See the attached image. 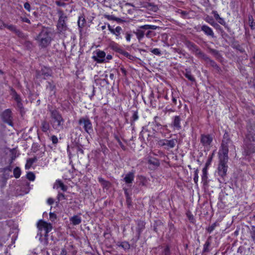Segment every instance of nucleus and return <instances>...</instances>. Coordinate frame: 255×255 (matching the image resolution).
Instances as JSON below:
<instances>
[{
	"mask_svg": "<svg viewBox=\"0 0 255 255\" xmlns=\"http://www.w3.org/2000/svg\"><path fill=\"white\" fill-rule=\"evenodd\" d=\"M244 139L245 155H250L255 152V125H248Z\"/></svg>",
	"mask_w": 255,
	"mask_h": 255,
	"instance_id": "f257e3e1",
	"label": "nucleus"
},
{
	"mask_svg": "<svg viewBox=\"0 0 255 255\" xmlns=\"http://www.w3.org/2000/svg\"><path fill=\"white\" fill-rule=\"evenodd\" d=\"M50 116L51 118V125L52 128L59 131L62 130L64 120L61 114L57 110H51Z\"/></svg>",
	"mask_w": 255,
	"mask_h": 255,
	"instance_id": "f03ea898",
	"label": "nucleus"
},
{
	"mask_svg": "<svg viewBox=\"0 0 255 255\" xmlns=\"http://www.w3.org/2000/svg\"><path fill=\"white\" fill-rule=\"evenodd\" d=\"M226 151L224 150V153L219 152V163L218 167V174L224 180L227 175L228 166L227 164L228 161V156L226 154Z\"/></svg>",
	"mask_w": 255,
	"mask_h": 255,
	"instance_id": "7ed1b4c3",
	"label": "nucleus"
},
{
	"mask_svg": "<svg viewBox=\"0 0 255 255\" xmlns=\"http://www.w3.org/2000/svg\"><path fill=\"white\" fill-rule=\"evenodd\" d=\"M37 39L41 47H46L51 41L50 31L47 28H43L37 36Z\"/></svg>",
	"mask_w": 255,
	"mask_h": 255,
	"instance_id": "20e7f679",
	"label": "nucleus"
},
{
	"mask_svg": "<svg viewBox=\"0 0 255 255\" xmlns=\"http://www.w3.org/2000/svg\"><path fill=\"white\" fill-rule=\"evenodd\" d=\"M58 13L59 14V19L57 25V30L58 32L63 33L67 30L68 28L66 23L67 20V17L62 10H58Z\"/></svg>",
	"mask_w": 255,
	"mask_h": 255,
	"instance_id": "39448f33",
	"label": "nucleus"
},
{
	"mask_svg": "<svg viewBox=\"0 0 255 255\" xmlns=\"http://www.w3.org/2000/svg\"><path fill=\"white\" fill-rule=\"evenodd\" d=\"M78 124L82 126L84 130L88 134H90L93 132L92 122L88 117L81 118L78 121Z\"/></svg>",
	"mask_w": 255,
	"mask_h": 255,
	"instance_id": "423d86ee",
	"label": "nucleus"
},
{
	"mask_svg": "<svg viewBox=\"0 0 255 255\" xmlns=\"http://www.w3.org/2000/svg\"><path fill=\"white\" fill-rule=\"evenodd\" d=\"M157 26L153 25H144L140 26L138 29L136 30L134 33L139 41L142 39L145 35V31L149 29L155 30L157 28Z\"/></svg>",
	"mask_w": 255,
	"mask_h": 255,
	"instance_id": "0eeeda50",
	"label": "nucleus"
},
{
	"mask_svg": "<svg viewBox=\"0 0 255 255\" xmlns=\"http://www.w3.org/2000/svg\"><path fill=\"white\" fill-rule=\"evenodd\" d=\"M177 142V139H171L170 140L166 139H160L158 141V144L161 147H164L165 149L174 148Z\"/></svg>",
	"mask_w": 255,
	"mask_h": 255,
	"instance_id": "6e6552de",
	"label": "nucleus"
},
{
	"mask_svg": "<svg viewBox=\"0 0 255 255\" xmlns=\"http://www.w3.org/2000/svg\"><path fill=\"white\" fill-rule=\"evenodd\" d=\"M37 228L40 233L43 231V235H46L50 232L52 229V226L50 223H48L45 221L40 220L37 223Z\"/></svg>",
	"mask_w": 255,
	"mask_h": 255,
	"instance_id": "1a4fd4ad",
	"label": "nucleus"
},
{
	"mask_svg": "<svg viewBox=\"0 0 255 255\" xmlns=\"http://www.w3.org/2000/svg\"><path fill=\"white\" fill-rule=\"evenodd\" d=\"M231 142V139L229 137V135L227 132H225L224 136L222 143V149L220 150L219 152L222 154L224 153V150L226 151V154H228V144Z\"/></svg>",
	"mask_w": 255,
	"mask_h": 255,
	"instance_id": "9d476101",
	"label": "nucleus"
},
{
	"mask_svg": "<svg viewBox=\"0 0 255 255\" xmlns=\"http://www.w3.org/2000/svg\"><path fill=\"white\" fill-rule=\"evenodd\" d=\"M108 28L109 31L116 36V39H122L121 33L123 29L121 26H117L115 28H113L109 24H108Z\"/></svg>",
	"mask_w": 255,
	"mask_h": 255,
	"instance_id": "9b49d317",
	"label": "nucleus"
},
{
	"mask_svg": "<svg viewBox=\"0 0 255 255\" xmlns=\"http://www.w3.org/2000/svg\"><path fill=\"white\" fill-rule=\"evenodd\" d=\"M213 140V136L210 134H201L200 142L204 146H209Z\"/></svg>",
	"mask_w": 255,
	"mask_h": 255,
	"instance_id": "f8f14e48",
	"label": "nucleus"
},
{
	"mask_svg": "<svg viewBox=\"0 0 255 255\" xmlns=\"http://www.w3.org/2000/svg\"><path fill=\"white\" fill-rule=\"evenodd\" d=\"M191 51L197 57L203 59H208V56L203 52L196 45L194 46Z\"/></svg>",
	"mask_w": 255,
	"mask_h": 255,
	"instance_id": "ddd939ff",
	"label": "nucleus"
},
{
	"mask_svg": "<svg viewBox=\"0 0 255 255\" xmlns=\"http://www.w3.org/2000/svg\"><path fill=\"white\" fill-rule=\"evenodd\" d=\"M137 227L136 229L137 234V239H139L140 235L143 231L144 230L145 227V223L142 220L137 221Z\"/></svg>",
	"mask_w": 255,
	"mask_h": 255,
	"instance_id": "4468645a",
	"label": "nucleus"
},
{
	"mask_svg": "<svg viewBox=\"0 0 255 255\" xmlns=\"http://www.w3.org/2000/svg\"><path fill=\"white\" fill-rule=\"evenodd\" d=\"M97 55L93 57L95 61L98 63H102L105 61L106 53L103 51L98 50L96 53Z\"/></svg>",
	"mask_w": 255,
	"mask_h": 255,
	"instance_id": "2eb2a0df",
	"label": "nucleus"
},
{
	"mask_svg": "<svg viewBox=\"0 0 255 255\" xmlns=\"http://www.w3.org/2000/svg\"><path fill=\"white\" fill-rule=\"evenodd\" d=\"M11 112L9 109H6L3 112L2 118L4 122L10 124L11 123Z\"/></svg>",
	"mask_w": 255,
	"mask_h": 255,
	"instance_id": "dca6fc26",
	"label": "nucleus"
},
{
	"mask_svg": "<svg viewBox=\"0 0 255 255\" xmlns=\"http://www.w3.org/2000/svg\"><path fill=\"white\" fill-rule=\"evenodd\" d=\"M181 121V118L179 116H176L174 117L171 126L174 128V129L177 130L180 129L181 128V126L180 125Z\"/></svg>",
	"mask_w": 255,
	"mask_h": 255,
	"instance_id": "f3484780",
	"label": "nucleus"
},
{
	"mask_svg": "<svg viewBox=\"0 0 255 255\" xmlns=\"http://www.w3.org/2000/svg\"><path fill=\"white\" fill-rule=\"evenodd\" d=\"M201 30L203 31L206 35L212 38L215 37L213 30L208 26L203 25L201 27Z\"/></svg>",
	"mask_w": 255,
	"mask_h": 255,
	"instance_id": "a211bd4d",
	"label": "nucleus"
},
{
	"mask_svg": "<svg viewBox=\"0 0 255 255\" xmlns=\"http://www.w3.org/2000/svg\"><path fill=\"white\" fill-rule=\"evenodd\" d=\"M46 90H47L49 94L54 95L56 93V86L53 81L47 82V84L46 86Z\"/></svg>",
	"mask_w": 255,
	"mask_h": 255,
	"instance_id": "6ab92c4d",
	"label": "nucleus"
},
{
	"mask_svg": "<svg viewBox=\"0 0 255 255\" xmlns=\"http://www.w3.org/2000/svg\"><path fill=\"white\" fill-rule=\"evenodd\" d=\"M40 73L41 75L43 76L44 79H46L47 77L51 75L52 71L49 68L44 67L41 68Z\"/></svg>",
	"mask_w": 255,
	"mask_h": 255,
	"instance_id": "aec40b11",
	"label": "nucleus"
},
{
	"mask_svg": "<svg viewBox=\"0 0 255 255\" xmlns=\"http://www.w3.org/2000/svg\"><path fill=\"white\" fill-rule=\"evenodd\" d=\"M202 182L204 186H206L208 184L207 169L206 167H204L202 169Z\"/></svg>",
	"mask_w": 255,
	"mask_h": 255,
	"instance_id": "412c9836",
	"label": "nucleus"
},
{
	"mask_svg": "<svg viewBox=\"0 0 255 255\" xmlns=\"http://www.w3.org/2000/svg\"><path fill=\"white\" fill-rule=\"evenodd\" d=\"M134 177V173L132 172H129L126 175L124 181L127 184L131 183L133 181Z\"/></svg>",
	"mask_w": 255,
	"mask_h": 255,
	"instance_id": "4be33fe9",
	"label": "nucleus"
},
{
	"mask_svg": "<svg viewBox=\"0 0 255 255\" xmlns=\"http://www.w3.org/2000/svg\"><path fill=\"white\" fill-rule=\"evenodd\" d=\"M140 136L144 140L145 139V138H146L147 140H150V139L149 138L150 137L149 131L145 128H143L142 130L140 132Z\"/></svg>",
	"mask_w": 255,
	"mask_h": 255,
	"instance_id": "5701e85b",
	"label": "nucleus"
},
{
	"mask_svg": "<svg viewBox=\"0 0 255 255\" xmlns=\"http://www.w3.org/2000/svg\"><path fill=\"white\" fill-rule=\"evenodd\" d=\"M86 23V19L83 15L80 16L78 18V25L80 31H81L83 27L85 26Z\"/></svg>",
	"mask_w": 255,
	"mask_h": 255,
	"instance_id": "b1692460",
	"label": "nucleus"
},
{
	"mask_svg": "<svg viewBox=\"0 0 255 255\" xmlns=\"http://www.w3.org/2000/svg\"><path fill=\"white\" fill-rule=\"evenodd\" d=\"M41 128L43 132H46L50 129V125L49 123L46 120L41 121Z\"/></svg>",
	"mask_w": 255,
	"mask_h": 255,
	"instance_id": "393cba45",
	"label": "nucleus"
},
{
	"mask_svg": "<svg viewBox=\"0 0 255 255\" xmlns=\"http://www.w3.org/2000/svg\"><path fill=\"white\" fill-rule=\"evenodd\" d=\"M70 221L74 225H77L81 223V218L78 215H74L70 219Z\"/></svg>",
	"mask_w": 255,
	"mask_h": 255,
	"instance_id": "a878e982",
	"label": "nucleus"
},
{
	"mask_svg": "<svg viewBox=\"0 0 255 255\" xmlns=\"http://www.w3.org/2000/svg\"><path fill=\"white\" fill-rule=\"evenodd\" d=\"M38 235L40 236L39 240L41 242V243L43 244V245L47 246L48 244V234L44 235V237L43 238H42L43 235L42 233H38Z\"/></svg>",
	"mask_w": 255,
	"mask_h": 255,
	"instance_id": "bb28decb",
	"label": "nucleus"
},
{
	"mask_svg": "<svg viewBox=\"0 0 255 255\" xmlns=\"http://www.w3.org/2000/svg\"><path fill=\"white\" fill-rule=\"evenodd\" d=\"M205 61L208 62L209 63L210 65L213 67L214 69H215L218 71H219L220 70V67L218 66L217 64L213 60H211L209 58V57L208 56V59H204Z\"/></svg>",
	"mask_w": 255,
	"mask_h": 255,
	"instance_id": "cd10ccee",
	"label": "nucleus"
},
{
	"mask_svg": "<svg viewBox=\"0 0 255 255\" xmlns=\"http://www.w3.org/2000/svg\"><path fill=\"white\" fill-rule=\"evenodd\" d=\"M117 245L124 249V250H128L130 248V245L128 242H118Z\"/></svg>",
	"mask_w": 255,
	"mask_h": 255,
	"instance_id": "c85d7f7f",
	"label": "nucleus"
},
{
	"mask_svg": "<svg viewBox=\"0 0 255 255\" xmlns=\"http://www.w3.org/2000/svg\"><path fill=\"white\" fill-rule=\"evenodd\" d=\"M37 160L36 157L32 158H29L27 160L26 163L25 164V169H28L30 168L32 164Z\"/></svg>",
	"mask_w": 255,
	"mask_h": 255,
	"instance_id": "c756f323",
	"label": "nucleus"
},
{
	"mask_svg": "<svg viewBox=\"0 0 255 255\" xmlns=\"http://www.w3.org/2000/svg\"><path fill=\"white\" fill-rule=\"evenodd\" d=\"M56 185L57 186V188H60L63 191H66L67 189V187L61 181H57L56 182Z\"/></svg>",
	"mask_w": 255,
	"mask_h": 255,
	"instance_id": "7c9ffc66",
	"label": "nucleus"
},
{
	"mask_svg": "<svg viewBox=\"0 0 255 255\" xmlns=\"http://www.w3.org/2000/svg\"><path fill=\"white\" fill-rule=\"evenodd\" d=\"M184 44L190 50H191L196 45L193 42L187 40L184 41Z\"/></svg>",
	"mask_w": 255,
	"mask_h": 255,
	"instance_id": "2f4dec72",
	"label": "nucleus"
},
{
	"mask_svg": "<svg viewBox=\"0 0 255 255\" xmlns=\"http://www.w3.org/2000/svg\"><path fill=\"white\" fill-rule=\"evenodd\" d=\"M184 44L190 50H191L196 45L193 42L187 40L184 41Z\"/></svg>",
	"mask_w": 255,
	"mask_h": 255,
	"instance_id": "473e14b6",
	"label": "nucleus"
},
{
	"mask_svg": "<svg viewBox=\"0 0 255 255\" xmlns=\"http://www.w3.org/2000/svg\"><path fill=\"white\" fill-rule=\"evenodd\" d=\"M184 76L190 81H194L195 79L191 74V73L189 71L186 70V72L184 73Z\"/></svg>",
	"mask_w": 255,
	"mask_h": 255,
	"instance_id": "72a5a7b5",
	"label": "nucleus"
},
{
	"mask_svg": "<svg viewBox=\"0 0 255 255\" xmlns=\"http://www.w3.org/2000/svg\"><path fill=\"white\" fill-rule=\"evenodd\" d=\"M13 174H14V176L16 178H19L21 174L20 169L18 167H16V168H15L13 170Z\"/></svg>",
	"mask_w": 255,
	"mask_h": 255,
	"instance_id": "f704fd0d",
	"label": "nucleus"
},
{
	"mask_svg": "<svg viewBox=\"0 0 255 255\" xmlns=\"http://www.w3.org/2000/svg\"><path fill=\"white\" fill-rule=\"evenodd\" d=\"M3 27H6L8 30H9L10 31L13 32H15V31L17 28L16 26H15L14 25H12V24L8 25V24H4Z\"/></svg>",
	"mask_w": 255,
	"mask_h": 255,
	"instance_id": "c9c22d12",
	"label": "nucleus"
},
{
	"mask_svg": "<svg viewBox=\"0 0 255 255\" xmlns=\"http://www.w3.org/2000/svg\"><path fill=\"white\" fill-rule=\"evenodd\" d=\"M249 22L251 28L252 29H255V22L254 21L253 17L252 16H249Z\"/></svg>",
	"mask_w": 255,
	"mask_h": 255,
	"instance_id": "e433bc0d",
	"label": "nucleus"
},
{
	"mask_svg": "<svg viewBox=\"0 0 255 255\" xmlns=\"http://www.w3.org/2000/svg\"><path fill=\"white\" fill-rule=\"evenodd\" d=\"M211 245V243L209 242V241L208 240L206 241L205 244L204 245V248H203V252L204 253H208L209 252V247H210Z\"/></svg>",
	"mask_w": 255,
	"mask_h": 255,
	"instance_id": "4c0bfd02",
	"label": "nucleus"
},
{
	"mask_svg": "<svg viewBox=\"0 0 255 255\" xmlns=\"http://www.w3.org/2000/svg\"><path fill=\"white\" fill-rule=\"evenodd\" d=\"M98 181L104 187H107L109 184V183L108 181H106L102 177H99Z\"/></svg>",
	"mask_w": 255,
	"mask_h": 255,
	"instance_id": "58836bf2",
	"label": "nucleus"
},
{
	"mask_svg": "<svg viewBox=\"0 0 255 255\" xmlns=\"http://www.w3.org/2000/svg\"><path fill=\"white\" fill-rule=\"evenodd\" d=\"M218 226V224L217 222L214 223L212 225L210 226L207 229V231L209 233H211L215 228L216 227Z\"/></svg>",
	"mask_w": 255,
	"mask_h": 255,
	"instance_id": "ea45409f",
	"label": "nucleus"
},
{
	"mask_svg": "<svg viewBox=\"0 0 255 255\" xmlns=\"http://www.w3.org/2000/svg\"><path fill=\"white\" fill-rule=\"evenodd\" d=\"M199 170L196 169L194 171V181L196 185H198Z\"/></svg>",
	"mask_w": 255,
	"mask_h": 255,
	"instance_id": "a19ab883",
	"label": "nucleus"
},
{
	"mask_svg": "<svg viewBox=\"0 0 255 255\" xmlns=\"http://www.w3.org/2000/svg\"><path fill=\"white\" fill-rule=\"evenodd\" d=\"M19 37L25 38V34L19 29L16 28L15 32H14Z\"/></svg>",
	"mask_w": 255,
	"mask_h": 255,
	"instance_id": "79ce46f5",
	"label": "nucleus"
},
{
	"mask_svg": "<svg viewBox=\"0 0 255 255\" xmlns=\"http://www.w3.org/2000/svg\"><path fill=\"white\" fill-rule=\"evenodd\" d=\"M26 177L30 181H33L35 179V175L33 172H29L27 173Z\"/></svg>",
	"mask_w": 255,
	"mask_h": 255,
	"instance_id": "37998d69",
	"label": "nucleus"
},
{
	"mask_svg": "<svg viewBox=\"0 0 255 255\" xmlns=\"http://www.w3.org/2000/svg\"><path fill=\"white\" fill-rule=\"evenodd\" d=\"M115 139L117 140V141H118V142L119 143L120 146H121V147L124 150H125L126 149V146L123 144V143L122 142V141H121V140L120 139L119 137L115 135Z\"/></svg>",
	"mask_w": 255,
	"mask_h": 255,
	"instance_id": "c03bdc74",
	"label": "nucleus"
},
{
	"mask_svg": "<svg viewBox=\"0 0 255 255\" xmlns=\"http://www.w3.org/2000/svg\"><path fill=\"white\" fill-rule=\"evenodd\" d=\"M186 214L188 218V220L190 221V222L192 223H194L195 222V220L193 215H192L191 213L189 212H187Z\"/></svg>",
	"mask_w": 255,
	"mask_h": 255,
	"instance_id": "a18cd8bd",
	"label": "nucleus"
},
{
	"mask_svg": "<svg viewBox=\"0 0 255 255\" xmlns=\"http://www.w3.org/2000/svg\"><path fill=\"white\" fill-rule=\"evenodd\" d=\"M138 116L137 115V111L134 112L133 113V115L132 116V117H131V123H133L134 121H136L138 119Z\"/></svg>",
	"mask_w": 255,
	"mask_h": 255,
	"instance_id": "49530a36",
	"label": "nucleus"
},
{
	"mask_svg": "<svg viewBox=\"0 0 255 255\" xmlns=\"http://www.w3.org/2000/svg\"><path fill=\"white\" fill-rule=\"evenodd\" d=\"M163 254L164 255H171V252L170 251V248L168 246H166L163 250Z\"/></svg>",
	"mask_w": 255,
	"mask_h": 255,
	"instance_id": "de8ad7c7",
	"label": "nucleus"
},
{
	"mask_svg": "<svg viewBox=\"0 0 255 255\" xmlns=\"http://www.w3.org/2000/svg\"><path fill=\"white\" fill-rule=\"evenodd\" d=\"M205 20L210 24L211 25L213 24V23L215 22L213 18L212 17H210L209 16H207L205 19Z\"/></svg>",
	"mask_w": 255,
	"mask_h": 255,
	"instance_id": "09e8293b",
	"label": "nucleus"
},
{
	"mask_svg": "<svg viewBox=\"0 0 255 255\" xmlns=\"http://www.w3.org/2000/svg\"><path fill=\"white\" fill-rule=\"evenodd\" d=\"M150 51L153 54L156 55H160L161 54L160 50L158 48H154L153 49H151Z\"/></svg>",
	"mask_w": 255,
	"mask_h": 255,
	"instance_id": "8fccbe9b",
	"label": "nucleus"
},
{
	"mask_svg": "<svg viewBox=\"0 0 255 255\" xmlns=\"http://www.w3.org/2000/svg\"><path fill=\"white\" fill-rule=\"evenodd\" d=\"M217 21L219 23L225 26L226 28L229 29L228 27L226 25V22L225 21L224 19L223 18L220 17Z\"/></svg>",
	"mask_w": 255,
	"mask_h": 255,
	"instance_id": "3c124183",
	"label": "nucleus"
},
{
	"mask_svg": "<svg viewBox=\"0 0 255 255\" xmlns=\"http://www.w3.org/2000/svg\"><path fill=\"white\" fill-rule=\"evenodd\" d=\"M179 11H180V13L181 14V16L183 17V18H186L189 14L188 12H187V11H184V10H179Z\"/></svg>",
	"mask_w": 255,
	"mask_h": 255,
	"instance_id": "603ef678",
	"label": "nucleus"
},
{
	"mask_svg": "<svg viewBox=\"0 0 255 255\" xmlns=\"http://www.w3.org/2000/svg\"><path fill=\"white\" fill-rule=\"evenodd\" d=\"M51 140L52 141V143L54 144L57 143L58 142V139L57 136L55 135H52L51 137Z\"/></svg>",
	"mask_w": 255,
	"mask_h": 255,
	"instance_id": "864d4df0",
	"label": "nucleus"
},
{
	"mask_svg": "<svg viewBox=\"0 0 255 255\" xmlns=\"http://www.w3.org/2000/svg\"><path fill=\"white\" fill-rule=\"evenodd\" d=\"M24 7L28 12L30 11V10H31V6H30V4L28 2H26L24 3Z\"/></svg>",
	"mask_w": 255,
	"mask_h": 255,
	"instance_id": "5fc2aeb1",
	"label": "nucleus"
},
{
	"mask_svg": "<svg viewBox=\"0 0 255 255\" xmlns=\"http://www.w3.org/2000/svg\"><path fill=\"white\" fill-rule=\"evenodd\" d=\"M145 36H146L147 37H148V38L151 37H152L153 36H154V32H153L152 31H151V30H148V31L145 33Z\"/></svg>",
	"mask_w": 255,
	"mask_h": 255,
	"instance_id": "6e6d98bb",
	"label": "nucleus"
},
{
	"mask_svg": "<svg viewBox=\"0 0 255 255\" xmlns=\"http://www.w3.org/2000/svg\"><path fill=\"white\" fill-rule=\"evenodd\" d=\"M235 47L240 51L241 53H244L245 52L244 49L239 44H237L235 45Z\"/></svg>",
	"mask_w": 255,
	"mask_h": 255,
	"instance_id": "4d7b16f0",
	"label": "nucleus"
},
{
	"mask_svg": "<svg viewBox=\"0 0 255 255\" xmlns=\"http://www.w3.org/2000/svg\"><path fill=\"white\" fill-rule=\"evenodd\" d=\"M57 198L59 201L65 199V196L64 194L61 193H59L57 196Z\"/></svg>",
	"mask_w": 255,
	"mask_h": 255,
	"instance_id": "13d9d810",
	"label": "nucleus"
},
{
	"mask_svg": "<svg viewBox=\"0 0 255 255\" xmlns=\"http://www.w3.org/2000/svg\"><path fill=\"white\" fill-rule=\"evenodd\" d=\"M152 3H153L145 2L143 3V7L150 10V6L152 5Z\"/></svg>",
	"mask_w": 255,
	"mask_h": 255,
	"instance_id": "bf43d9fd",
	"label": "nucleus"
},
{
	"mask_svg": "<svg viewBox=\"0 0 255 255\" xmlns=\"http://www.w3.org/2000/svg\"><path fill=\"white\" fill-rule=\"evenodd\" d=\"M139 239H137V237H136V239H132L131 240V244L130 245V247L133 248H135V244L137 242V241Z\"/></svg>",
	"mask_w": 255,
	"mask_h": 255,
	"instance_id": "052dcab7",
	"label": "nucleus"
},
{
	"mask_svg": "<svg viewBox=\"0 0 255 255\" xmlns=\"http://www.w3.org/2000/svg\"><path fill=\"white\" fill-rule=\"evenodd\" d=\"M214 27H215L216 29L219 30L220 31L222 30V28L216 22H214L213 24L212 25Z\"/></svg>",
	"mask_w": 255,
	"mask_h": 255,
	"instance_id": "680f3d73",
	"label": "nucleus"
},
{
	"mask_svg": "<svg viewBox=\"0 0 255 255\" xmlns=\"http://www.w3.org/2000/svg\"><path fill=\"white\" fill-rule=\"evenodd\" d=\"M55 3L59 6H64L66 5V3L61 0H56Z\"/></svg>",
	"mask_w": 255,
	"mask_h": 255,
	"instance_id": "e2e57ef3",
	"label": "nucleus"
},
{
	"mask_svg": "<svg viewBox=\"0 0 255 255\" xmlns=\"http://www.w3.org/2000/svg\"><path fill=\"white\" fill-rule=\"evenodd\" d=\"M155 224L156 225V226H154V231L155 232H157V226L158 225H161L162 224V222L158 220V221H156L155 222Z\"/></svg>",
	"mask_w": 255,
	"mask_h": 255,
	"instance_id": "0e129e2a",
	"label": "nucleus"
},
{
	"mask_svg": "<svg viewBox=\"0 0 255 255\" xmlns=\"http://www.w3.org/2000/svg\"><path fill=\"white\" fill-rule=\"evenodd\" d=\"M158 7L156 5L154 4L153 3H152V5L150 6V10H152L154 12H156L158 10Z\"/></svg>",
	"mask_w": 255,
	"mask_h": 255,
	"instance_id": "69168bd1",
	"label": "nucleus"
},
{
	"mask_svg": "<svg viewBox=\"0 0 255 255\" xmlns=\"http://www.w3.org/2000/svg\"><path fill=\"white\" fill-rule=\"evenodd\" d=\"M212 13L214 14V17L217 20L221 17L217 11H213Z\"/></svg>",
	"mask_w": 255,
	"mask_h": 255,
	"instance_id": "338daca9",
	"label": "nucleus"
},
{
	"mask_svg": "<svg viewBox=\"0 0 255 255\" xmlns=\"http://www.w3.org/2000/svg\"><path fill=\"white\" fill-rule=\"evenodd\" d=\"M149 162L150 164H153V165H154L156 166H158L159 165V162L158 160H156L153 161H152L151 160H149Z\"/></svg>",
	"mask_w": 255,
	"mask_h": 255,
	"instance_id": "774afa93",
	"label": "nucleus"
}]
</instances>
